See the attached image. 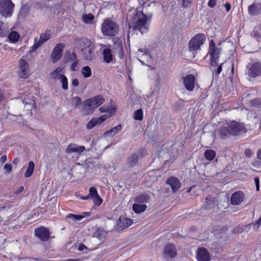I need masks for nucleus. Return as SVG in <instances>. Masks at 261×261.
I'll return each mask as SVG.
<instances>
[{"instance_id":"20e7f679","label":"nucleus","mask_w":261,"mask_h":261,"mask_svg":"<svg viewBox=\"0 0 261 261\" xmlns=\"http://www.w3.org/2000/svg\"><path fill=\"white\" fill-rule=\"evenodd\" d=\"M205 40L206 37L203 34H198L194 36L189 43L190 51L197 52L201 50V47L204 44Z\"/></svg>"},{"instance_id":"ddd939ff","label":"nucleus","mask_w":261,"mask_h":261,"mask_svg":"<svg viewBox=\"0 0 261 261\" xmlns=\"http://www.w3.org/2000/svg\"><path fill=\"white\" fill-rule=\"evenodd\" d=\"M248 75L250 77L254 78L261 75V63L255 62L252 64L248 69Z\"/></svg>"},{"instance_id":"c756f323","label":"nucleus","mask_w":261,"mask_h":261,"mask_svg":"<svg viewBox=\"0 0 261 261\" xmlns=\"http://www.w3.org/2000/svg\"><path fill=\"white\" fill-rule=\"evenodd\" d=\"M138 160V155L137 154H133L130 156H129L127 160V164L130 167H133L135 166Z\"/></svg>"},{"instance_id":"2f4dec72","label":"nucleus","mask_w":261,"mask_h":261,"mask_svg":"<svg viewBox=\"0 0 261 261\" xmlns=\"http://www.w3.org/2000/svg\"><path fill=\"white\" fill-rule=\"evenodd\" d=\"M135 201L139 203H147L149 201V197L147 195H140L135 198Z\"/></svg>"},{"instance_id":"9d476101","label":"nucleus","mask_w":261,"mask_h":261,"mask_svg":"<svg viewBox=\"0 0 261 261\" xmlns=\"http://www.w3.org/2000/svg\"><path fill=\"white\" fill-rule=\"evenodd\" d=\"M164 256L166 259H172L177 255L175 246L173 244H167L164 249Z\"/></svg>"},{"instance_id":"bb28decb","label":"nucleus","mask_w":261,"mask_h":261,"mask_svg":"<svg viewBox=\"0 0 261 261\" xmlns=\"http://www.w3.org/2000/svg\"><path fill=\"white\" fill-rule=\"evenodd\" d=\"M147 208V205L144 204L134 203L133 209L136 213L139 214L144 212Z\"/></svg>"},{"instance_id":"4d7b16f0","label":"nucleus","mask_w":261,"mask_h":261,"mask_svg":"<svg viewBox=\"0 0 261 261\" xmlns=\"http://www.w3.org/2000/svg\"><path fill=\"white\" fill-rule=\"evenodd\" d=\"M79 84V80L76 79H74L72 81V85L73 86H77Z\"/></svg>"},{"instance_id":"473e14b6","label":"nucleus","mask_w":261,"mask_h":261,"mask_svg":"<svg viewBox=\"0 0 261 261\" xmlns=\"http://www.w3.org/2000/svg\"><path fill=\"white\" fill-rule=\"evenodd\" d=\"M20 38L19 34L16 31L11 32L8 36L10 42L15 43Z\"/></svg>"},{"instance_id":"49530a36","label":"nucleus","mask_w":261,"mask_h":261,"mask_svg":"<svg viewBox=\"0 0 261 261\" xmlns=\"http://www.w3.org/2000/svg\"><path fill=\"white\" fill-rule=\"evenodd\" d=\"M72 102L75 107H77L81 104L82 99L80 97L75 96L72 98Z\"/></svg>"},{"instance_id":"a878e982","label":"nucleus","mask_w":261,"mask_h":261,"mask_svg":"<svg viewBox=\"0 0 261 261\" xmlns=\"http://www.w3.org/2000/svg\"><path fill=\"white\" fill-rule=\"evenodd\" d=\"M122 128V126L121 125L119 124L117 126L112 128L111 129H110L108 131L104 133V136L106 137H113L116 134H117L119 131H120Z\"/></svg>"},{"instance_id":"de8ad7c7","label":"nucleus","mask_w":261,"mask_h":261,"mask_svg":"<svg viewBox=\"0 0 261 261\" xmlns=\"http://www.w3.org/2000/svg\"><path fill=\"white\" fill-rule=\"evenodd\" d=\"M100 113H107L109 114V107L106 106H102L99 108Z\"/></svg>"},{"instance_id":"864d4df0","label":"nucleus","mask_w":261,"mask_h":261,"mask_svg":"<svg viewBox=\"0 0 261 261\" xmlns=\"http://www.w3.org/2000/svg\"><path fill=\"white\" fill-rule=\"evenodd\" d=\"M254 181H255V186H256V189L257 191H259V178L258 177H255L254 178Z\"/></svg>"},{"instance_id":"e2e57ef3","label":"nucleus","mask_w":261,"mask_h":261,"mask_svg":"<svg viewBox=\"0 0 261 261\" xmlns=\"http://www.w3.org/2000/svg\"><path fill=\"white\" fill-rule=\"evenodd\" d=\"M79 197H80V198L81 199H82V200H88V199L91 198L90 196H89V194H88V195H86L85 196H81Z\"/></svg>"},{"instance_id":"393cba45","label":"nucleus","mask_w":261,"mask_h":261,"mask_svg":"<svg viewBox=\"0 0 261 261\" xmlns=\"http://www.w3.org/2000/svg\"><path fill=\"white\" fill-rule=\"evenodd\" d=\"M103 58L105 62L109 63L113 60L111 51L109 48H105L102 51Z\"/></svg>"},{"instance_id":"338daca9","label":"nucleus","mask_w":261,"mask_h":261,"mask_svg":"<svg viewBox=\"0 0 261 261\" xmlns=\"http://www.w3.org/2000/svg\"><path fill=\"white\" fill-rule=\"evenodd\" d=\"M85 248H86V247L84 245H81L79 247V250L83 251Z\"/></svg>"},{"instance_id":"603ef678","label":"nucleus","mask_w":261,"mask_h":261,"mask_svg":"<svg viewBox=\"0 0 261 261\" xmlns=\"http://www.w3.org/2000/svg\"><path fill=\"white\" fill-rule=\"evenodd\" d=\"M216 0H210L208 2V6L212 8H214L216 6Z\"/></svg>"},{"instance_id":"b1692460","label":"nucleus","mask_w":261,"mask_h":261,"mask_svg":"<svg viewBox=\"0 0 261 261\" xmlns=\"http://www.w3.org/2000/svg\"><path fill=\"white\" fill-rule=\"evenodd\" d=\"M84 215H74L70 214L68 215L66 217L74 221H80L85 217L90 216V213L85 212L83 213Z\"/></svg>"},{"instance_id":"0e129e2a","label":"nucleus","mask_w":261,"mask_h":261,"mask_svg":"<svg viewBox=\"0 0 261 261\" xmlns=\"http://www.w3.org/2000/svg\"><path fill=\"white\" fill-rule=\"evenodd\" d=\"M190 3V2L189 0H182V5L185 7H187Z\"/></svg>"},{"instance_id":"c03bdc74","label":"nucleus","mask_w":261,"mask_h":261,"mask_svg":"<svg viewBox=\"0 0 261 261\" xmlns=\"http://www.w3.org/2000/svg\"><path fill=\"white\" fill-rule=\"evenodd\" d=\"M251 36L254 39H255L257 41H261V34L260 33L257 31L253 30L251 32Z\"/></svg>"},{"instance_id":"4468645a","label":"nucleus","mask_w":261,"mask_h":261,"mask_svg":"<svg viewBox=\"0 0 261 261\" xmlns=\"http://www.w3.org/2000/svg\"><path fill=\"white\" fill-rule=\"evenodd\" d=\"M183 84L185 88L190 92L193 91L195 88V78L193 74H188L183 79Z\"/></svg>"},{"instance_id":"37998d69","label":"nucleus","mask_w":261,"mask_h":261,"mask_svg":"<svg viewBox=\"0 0 261 261\" xmlns=\"http://www.w3.org/2000/svg\"><path fill=\"white\" fill-rule=\"evenodd\" d=\"M111 116L109 115H103L101 116L95 118V119L96 120L97 123L98 124L102 123L105 120H106L108 118L110 117Z\"/></svg>"},{"instance_id":"6e6552de","label":"nucleus","mask_w":261,"mask_h":261,"mask_svg":"<svg viewBox=\"0 0 261 261\" xmlns=\"http://www.w3.org/2000/svg\"><path fill=\"white\" fill-rule=\"evenodd\" d=\"M82 42L86 45V47L81 48V51L84 58L87 60H91V50L93 48L92 42L86 38L83 39Z\"/></svg>"},{"instance_id":"423d86ee","label":"nucleus","mask_w":261,"mask_h":261,"mask_svg":"<svg viewBox=\"0 0 261 261\" xmlns=\"http://www.w3.org/2000/svg\"><path fill=\"white\" fill-rule=\"evenodd\" d=\"M14 5L11 0L0 1V14L5 17H10L13 13Z\"/></svg>"},{"instance_id":"f3484780","label":"nucleus","mask_w":261,"mask_h":261,"mask_svg":"<svg viewBox=\"0 0 261 261\" xmlns=\"http://www.w3.org/2000/svg\"><path fill=\"white\" fill-rule=\"evenodd\" d=\"M197 258L198 261H210V255L206 249L201 247L197 250Z\"/></svg>"},{"instance_id":"7c9ffc66","label":"nucleus","mask_w":261,"mask_h":261,"mask_svg":"<svg viewBox=\"0 0 261 261\" xmlns=\"http://www.w3.org/2000/svg\"><path fill=\"white\" fill-rule=\"evenodd\" d=\"M216 155L215 151L212 149H206L204 152V156L208 161H212L214 159Z\"/></svg>"},{"instance_id":"a19ab883","label":"nucleus","mask_w":261,"mask_h":261,"mask_svg":"<svg viewBox=\"0 0 261 261\" xmlns=\"http://www.w3.org/2000/svg\"><path fill=\"white\" fill-rule=\"evenodd\" d=\"M205 202L206 203V207L208 208H212L215 204V200L211 197H207L205 199Z\"/></svg>"},{"instance_id":"5701e85b","label":"nucleus","mask_w":261,"mask_h":261,"mask_svg":"<svg viewBox=\"0 0 261 261\" xmlns=\"http://www.w3.org/2000/svg\"><path fill=\"white\" fill-rule=\"evenodd\" d=\"M248 13L250 15L255 16L260 14L259 4H253L248 7Z\"/></svg>"},{"instance_id":"052dcab7","label":"nucleus","mask_w":261,"mask_h":261,"mask_svg":"<svg viewBox=\"0 0 261 261\" xmlns=\"http://www.w3.org/2000/svg\"><path fill=\"white\" fill-rule=\"evenodd\" d=\"M7 155H6V154L3 155L1 157V159H0V161H1V162L2 163H4L6 161V160H7Z\"/></svg>"},{"instance_id":"f257e3e1","label":"nucleus","mask_w":261,"mask_h":261,"mask_svg":"<svg viewBox=\"0 0 261 261\" xmlns=\"http://www.w3.org/2000/svg\"><path fill=\"white\" fill-rule=\"evenodd\" d=\"M151 17V15L147 16L142 11L132 9L128 11L126 19L129 28H133L135 31L139 30L144 34L149 30Z\"/></svg>"},{"instance_id":"6e6d98bb","label":"nucleus","mask_w":261,"mask_h":261,"mask_svg":"<svg viewBox=\"0 0 261 261\" xmlns=\"http://www.w3.org/2000/svg\"><path fill=\"white\" fill-rule=\"evenodd\" d=\"M24 188L23 187H20L18 189L14 192V194L18 195L23 191Z\"/></svg>"},{"instance_id":"412c9836","label":"nucleus","mask_w":261,"mask_h":261,"mask_svg":"<svg viewBox=\"0 0 261 261\" xmlns=\"http://www.w3.org/2000/svg\"><path fill=\"white\" fill-rule=\"evenodd\" d=\"M133 224V221L130 219L124 217H120L119 222L118 223V226L119 229L123 230Z\"/></svg>"},{"instance_id":"ea45409f","label":"nucleus","mask_w":261,"mask_h":261,"mask_svg":"<svg viewBox=\"0 0 261 261\" xmlns=\"http://www.w3.org/2000/svg\"><path fill=\"white\" fill-rule=\"evenodd\" d=\"M261 104V100L259 98H255L249 101V105L251 107H258Z\"/></svg>"},{"instance_id":"c85d7f7f","label":"nucleus","mask_w":261,"mask_h":261,"mask_svg":"<svg viewBox=\"0 0 261 261\" xmlns=\"http://www.w3.org/2000/svg\"><path fill=\"white\" fill-rule=\"evenodd\" d=\"M35 164L33 161H30L27 170L24 173V176L27 178L30 177L33 173Z\"/></svg>"},{"instance_id":"72a5a7b5","label":"nucleus","mask_w":261,"mask_h":261,"mask_svg":"<svg viewBox=\"0 0 261 261\" xmlns=\"http://www.w3.org/2000/svg\"><path fill=\"white\" fill-rule=\"evenodd\" d=\"M8 34V29L6 25L0 21V37H6Z\"/></svg>"},{"instance_id":"e433bc0d","label":"nucleus","mask_w":261,"mask_h":261,"mask_svg":"<svg viewBox=\"0 0 261 261\" xmlns=\"http://www.w3.org/2000/svg\"><path fill=\"white\" fill-rule=\"evenodd\" d=\"M82 19L85 23H90L94 19V16L91 14H84L82 16Z\"/></svg>"},{"instance_id":"79ce46f5","label":"nucleus","mask_w":261,"mask_h":261,"mask_svg":"<svg viewBox=\"0 0 261 261\" xmlns=\"http://www.w3.org/2000/svg\"><path fill=\"white\" fill-rule=\"evenodd\" d=\"M223 63H221L219 65H217L214 67L212 66L211 70L213 72H215L216 74H219L221 71L222 69V65Z\"/></svg>"},{"instance_id":"a18cd8bd","label":"nucleus","mask_w":261,"mask_h":261,"mask_svg":"<svg viewBox=\"0 0 261 261\" xmlns=\"http://www.w3.org/2000/svg\"><path fill=\"white\" fill-rule=\"evenodd\" d=\"M97 124H98L96 120L95 119V118H93L87 124L86 128L88 129H91L93 128Z\"/></svg>"},{"instance_id":"4c0bfd02","label":"nucleus","mask_w":261,"mask_h":261,"mask_svg":"<svg viewBox=\"0 0 261 261\" xmlns=\"http://www.w3.org/2000/svg\"><path fill=\"white\" fill-rule=\"evenodd\" d=\"M60 80L61 83H62V88L65 90H67L68 88V84L67 77L64 75L63 76H61V78Z\"/></svg>"},{"instance_id":"cd10ccee","label":"nucleus","mask_w":261,"mask_h":261,"mask_svg":"<svg viewBox=\"0 0 261 261\" xmlns=\"http://www.w3.org/2000/svg\"><path fill=\"white\" fill-rule=\"evenodd\" d=\"M62 68L60 67L57 68L54 71L50 73L51 78L53 80L60 79L61 76H63L62 73Z\"/></svg>"},{"instance_id":"39448f33","label":"nucleus","mask_w":261,"mask_h":261,"mask_svg":"<svg viewBox=\"0 0 261 261\" xmlns=\"http://www.w3.org/2000/svg\"><path fill=\"white\" fill-rule=\"evenodd\" d=\"M221 48L216 46L214 41L211 40L209 43V50L208 54L210 56L211 66L214 67L218 64V60L221 54Z\"/></svg>"},{"instance_id":"dca6fc26","label":"nucleus","mask_w":261,"mask_h":261,"mask_svg":"<svg viewBox=\"0 0 261 261\" xmlns=\"http://www.w3.org/2000/svg\"><path fill=\"white\" fill-rule=\"evenodd\" d=\"M89 194L94 204L99 206L102 202V198L98 195L97 191L94 187H91L89 190Z\"/></svg>"},{"instance_id":"f03ea898","label":"nucleus","mask_w":261,"mask_h":261,"mask_svg":"<svg viewBox=\"0 0 261 261\" xmlns=\"http://www.w3.org/2000/svg\"><path fill=\"white\" fill-rule=\"evenodd\" d=\"M105 101L102 96L98 95L92 98H90L84 102L83 113L85 115L93 113L96 108L101 106Z\"/></svg>"},{"instance_id":"c9c22d12","label":"nucleus","mask_w":261,"mask_h":261,"mask_svg":"<svg viewBox=\"0 0 261 261\" xmlns=\"http://www.w3.org/2000/svg\"><path fill=\"white\" fill-rule=\"evenodd\" d=\"M107 107L109 109V115L111 116L116 111L117 107L112 100L109 102Z\"/></svg>"},{"instance_id":"5fc2aeb1","label":"nucleus","mask_w":261,"mask_h":261,"mask_svg":"<svg viewBox=\"0 0 261 261\" xmlns=\"http://www.w3.org/2000/svg\"><path fill=\"white\" fill-rule=\"evenodd\" d=\"M245 155L248 157H250L252 155V152L250 149H246L245 151Z\"/></svg>"},{"instance_id":"bf43d9fd","label":"nucleus","mask_w":261,"mask_h":261,"mask_svg":"<svg viewBox=\"0 0 261 261\" xmlns=\"http://www.w3.org/2000/svg\"><path fill=\"white\" fill-rule=\"evenodd\" d=\"M118 46L119 47L118 48V51L120 53L121 56H122V46L121 43H118Z\"/></svg>"},{"instance_id":"774afa93","label":"nucleus","mask_w":261,"mask_h":261,"mask_svg":"<svg viewBox=\"0 0 261 261\" xmlns=\"http://www.w3.org/2000/svg\"><path fill=\"white\" fill-rule=\"evenodd\" d=\"M19 162V159L18 158H16L13 161V163L15 165L17 164Z\"/></svg>"},{"instance_id":"69168bd1","label":"nucleus","mask_w":261,"mask_h":261,"mask_svg":"<svg viewBox=\"0 0 261 261\" xmlns=\"http://www.w3.org/2000/svg\"><path fill=\"white\" fill-rule=\"evenodd\" d=\"M257 157L258 159L261 160V148L257 152Z\"/></svg>"},{"instance_id":"9b49d317","label":"nucleus","mask_w":261,"mask_h":261,"mask_svg":"<svg viewBox=\"0 0 261 261\" xmlns=\"http://www.w3.org/2000/svg\"><path fill=\"white\" fill-rule=\"evenodd\" d=\"M64 47V45L63 44L58 43L54 48L51 55V60L54 63L59 61L62 57Z\"/></svg>"},{"instance_id":"1a4fd4ad","label":"nucleus","mask_w":261,"mask_h":261,"mask_svg":"<svg viewBox=\"0 0 261 261\" xmlns=\"http://www.w3.org/2000/svg\"><path fill=\"white\" fill-rule=\"evenodd\" d=\"M18 75L20 77L26 79L29 75V65L23 59H20L19 61Z\"/></svg>"},{"instance_id":"6ab92c4d","label":"nucleus","mask_w":261,"mask_h":261,"mask_svg":"<svg viewBox=\"0 0 261 261\" xmlns=\"http://www.w3.org/2000/svg\"><path fill=\"white\" fill-rule=\"evenodd\" d=\"M166 184L170 186L174 193L176 192L180 187V182L176 177H170L167 180Z\"/></svg>"},{"instance_id":"aec40b11","label":"nucleus","mask_w":261,"mask_h":261,"mask_svg":"<svg viewBox=\"0 0 261 261\" xmlns=\"http://www.w3.org/2000/svg\"><path fill=\"white\" fill-rule=\"evenodd\" d=\"M85 149L84 146H79L75 144H70L66 149L67 153L82 152Z\"/></svg>"},{"instance_id":"3c124183","label":"nucleus","mask_w":261,"mask_h":261,"mask_svg":"<svg viewBox=\"0 0 261 261\" xmlns=\"http://www.w3.org/2000/svg\"><path fill=\"white\" fill-rule=\"evenodd\" d=\"M67 54H70L69 60L74 61L75 60H77L76 54L74 53H72L71 54L69 52H67Z\"/></svg>"},{"instance_id":"4be33fe9","label":"nucleus","mask_w":261,"mask_h":261,"mask_svg":"<svg viewBox=\"0 0 261 261\" xmlns=\"http://www.w3.org/2000/svg\"><path fill=\"white\" fill-rule=\"evenodd\" d=\"M217 132L219 134L220 137L222 139L227 138L231 135L229 128L227 127L226 123L225 124V125L220 127L217 130Z\"/></svg>"},{"instance_id":"0eeeda50","label":"nucleus","mask_w":261,"mask_h":261,"mask_svg":"<svg viewBox=\"0 0 261 261\" xmlns=\"http://www.w3.org/2000/svg\"><path fill=\"white\" fill-rule=\"evenodd\" d=\"M226 124L232 135L236 136L246 132L243 124H240L234 121H228L226 122Z\"/></svg>"},{"instance_id":"7ed1b4c3","label":"nucleus","mask_w":261,"mask_h":261,"mask_svg":"<svg viewBox=\"0 0 261 261\" xmlns=\"http://www.w3.org/2000/svg\"><path fill=\"white\" fill-rule=\"evenodd\" d=\"M101 32L107 36H113L116 35L119 31L118 25L114 21L106 19L101 25Z\"/></svg>"},{"instance_id":"680f3d73","label":"nucleus","mask_w":261,"mask_h":261,"mask_svg":"<svg viewBox=\"0 0 261 261\" xmlns=\"http://www.w3.org/2000/svg\"><path fill=\"white\" fill-rule=\"evenodd\" d=\"M252 164L254 166L259 167L260 166H261V162L260 161H256L253 162Z\"/></svg>"},{"instance_id":"13d9d810","label":"nucleus","mask_w":261,"mask_h":261,"mask_svg":"<svg viewBox=\"0 0 261 261\" xmlns=\"http://www.w3.org/2000/svg\"><path fill=\"white\" fill-rule=\"evenodd\" d=\"M224 7H225L227 12H228L230 11V10L231 9V5H230V3H225V4L224 5Z\"/></svg>"},{"instance_id":"58836bf2","label":"nucleus","mask_w":261,"mask_h":261,"mask_svg":"<svg viewBox=\"0 0 261 261\" xmlns=\"http://www.w3.org/2000/svg\"><path fill=\"white\" fill-rule=\"evenodd\" d=\"M143 114L142 109L137 110L134 113V118L135 120H142L143 119Z\"/></svg>"},{"instance_id":"8fccbe9b","label":"nucleus","mask_w":261,"mask_h":261,"mask_svg":"<svg viewBox=\"0 0 261 261\" xmlns=\"http://www.w3.org/2000/svg\"><path fill=\"white\" fill-rule=\"evenodd\" d=\"M77 65H78V61L77 60L74 61L71 66V70L73 71H76L77 70L76 67H77Z\"/></svg>"},{"instance_id":"09e8293b","label":"nucleus","mask_w":261,"mask_h":261,"mask_svg":"<svg viewBox=\"0 0 261 261\" xmlns=\"http://www.w3.org/2000/svg\"><path fill=\"white\" fill-rule=\"evenodd\" d=\"M4 169L7 173H9L12 170V166L11 164H6L4 165Z\"/></svg>"},{"instance_id":"f8f14e48","label":"nucleus","mask_w":261,"mask_h":261,"mask_svg":"<svg viewBox=\"0 0 261 261\" xmlns=\"http://www.w3.org/2000/svg\"><path fill=\"white\" fill-rule=\"evenodd\" d=\"M35 234L41 241L46 242L49 238V230L45 227H40L35 230Z\"/></svg>"},{"instance_id":"a211bd4d","label":"nucleus","mask_w":261,"mask_h":261,"mask_svg":"<svg viewBox=\"0 0 261 261\" xmlns=\"http://www.w3.org/2000/svg\"><path fill=\"white\" fill-rule=\"evenodd\" d=\"M244 198V196L242 192H236L231 196V203L234 205H238L243 201Z\"/></svg>"},{"instance_id":"f704fd0d","label":"nucleus","mask_w":261,"mask_h":261,"mask_svg":"<svg viewBox=\"0 0 261 261\" xmlns=\"http://www.w3.org/2000/svg\"><path fill=\"white\" fill-rule=\"evenodd\" d=\"M82 73L84 77L87 78L91 75V70L89 66H85L82 68Z\"/></svg>"},{"instance_id":"2eb2a0df","label":"nucleus","mask_w":261,"mask_h":261,"mask_svg":"<svg viewBox=\"0 0 261 261\" xmlns=\"http://www.w3.org/2000/svg\"><path fill=\"white\" fill-rule=\"evenodd\" d=\"M50 38V33L49 31H46V32L41 34L39 40H37V39H35V42L32 46V50H35L37 48L43 44L45 42L49 40Z\"/></svg>"}]
</instances>
